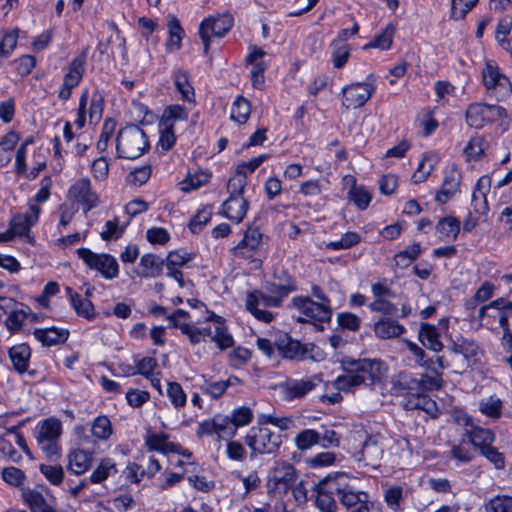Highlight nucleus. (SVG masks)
Masks as SVG:
<instances>
[{
  "label": "nucleus",
  "instance_id": "obj_39",
  "mask_svg": "<svg viewBox=\"0 0 512 512\" xmlns=\"http://www.w3.org/2000/svg\"><path fill=\"white\" fill-rule=\"evenodd\" d=\"M438 159L435 155L425 153L418 164L416 171L413 173L411 177V181L414 184H419L424 182L430 173L434 170Z\"/></svg>",
  "mask_w": 512,
  "mask_h": 512
},
{
  "label": "nucleus",
  "instance_id": "obj_63",
  "mask_svg": "<svg viewBox=\"0 0 512 512\" xmlns=\"http://www.w3.org/2000/svg\"><path fill=\"white\" fill-rule=\"evenodd\" d=\"M136 370H131L127 372L128 376L141 374L148 378L153 373V370L157 366V360L153 357H144L140 360L135 361Z\"/></svg>",
  "mask_w": 512,
  "mask_h": 512
},
{
  "label": "nucleus",
  "instance_id": "obj_61",
  "mask_svg": "<svg viewBox=\"0 0 512 512\" xmlns=\"http://www.w3.org/2000/svg\"><path fill=\"white\" fill-rule=\"evenodd\" d=\"M348 197L361 210L368 207L372 198L371 194L362 186H353L349 191Z\"/></svg>",
  "mask_w": 512,
  "mask_h": 512
},
{
  "label": "nucleus",
  "instance_id": "obj_41",
  "mask_svg": "<svg viewBox=\"0 0 512 512\" xmlns=\"http://www.w3.org/2000/svg\"><path fill=\"white\" fill-rule=\"evenodd\" d=\"M436 231L441 238L455 240L460 231V222L453 216L444 217L438 221Z\"/></svg>",
  "mask_w": 512,
  "mask_h": 512
},
{
  "label": "nucleus",
  "instance_id": "obj_37",
  "mask_svg": "<svg viewBox=\"0 0 512 512\" xmlns=\"http://www.w3.org/2000/svg\"><path fill=\"white\" fill-rule=\"evenodd\" d=\"M496 305H503L502 312H498V324L503 329V340L506 342H512V332L509 327V320L512 319V301H509L503 297L495 300Z\"/></svg>",
  "mask_w": 512,
  "mask_h": 512
},
{
  "label": "nucleus",
  "instance_id": "obj_13",
  "mask_svg": "<svg viewBox=\"0 0 512 512\" xmlns=\"http://www.w3.org/2000/svg\"><path fill=\"white\" fill-rule=\"evenodd\" d=\"M332 487L334 488V482L331 475L314 484L312 491L315 496L314 504L318 512H337L338 505L334 499L335 491L331 489Z\"/></svg>",
  "mask_w": 512,
  "mask_h": 512
},
{
  "label": "nucleus",
  "instance_id": "obj_4",
  "mask_svg": "<svg viewBox=\"0 0 512 512\" xmlns=\"http://www.w3.org/2000/svg\"><path fill=\"white\" fill-rule=\"evenodd\" d=\"M245 444L250 448L253 458L256 454H274L282 444L281 436L270 429L259 426L250 428L245 436Z\"/></svg>",
  "mask_w": 512,
  "mask_h": 512
},
{
  "label": "nucleus",
  "instance_id": "obj_48",
  "mask_svg": "<svg viewBox=\"0 0 512 512\" xmlns=\"http://www.w3.org/2000/svg\"><path fill=\"white\" fill-rule=\"evenodd\" d=\"M421 253V246L419 243H413L406 247L403 251L397 253L394 257L395 264L400 268L408 267L413 260H415Z\"/></svg>",
  "mask_w": 512,
  "mask_h": 512
},
{
  "label": "nucleus",
  "instance_id": "obj_1",
  "mask_svg": "<svg viewBox=\"0 0 512 512\" xmlns=\"http://www.w3.org/2000/svg\"><path fill=\"white\" fill-rule=\"evenodd\" d=\"M341 366L345 374L338 376L333 386L344 392H349L361 385L373 386L379 383L386 373L384 363L377 358L354 359L346 356L342 358Z\"/></svg>",
  "mask_w": 512,
  "mask_h": 512
},
{
  "label": "nucleus",
  "instance_id": "obj_9",
  "mask_svg": "<svg viewBox=\"0 0 512 512\" xmlns=\"http://www.w3.org/2000/svg\"><path fill=\"white\" fill-rule=\"evenodd\" d=\"M61 431V422L53 418L44 420L39 426L37 433L38 445L47 457H53L58 454V438L61 435Z\"/></svg>",
  "mask_w": 512,
  "mask_h": 512
},
{
  "label": "nucleus",
  "instance_id": "obj_35",
  "mask_svg": "<svg viewBox=\"0 0 512 512\" xmlns=\"http://www.w3.org/2000/svg\"><path fill=\"white\" fill-rule=\"evenodd\" d=\"M419 340L428 349L435 352L442 350L443 345L439 340L438 330L435 326L423 323L419 330Z\"/></svg>",
  "mask_w": 512,
  "mask_h": 512
},
{
  "label": "nucleus",
  "instance_id": "obj_34",
  "mask_svg": "<svg viewBox=\"0 0 512 512\" xmlns=\"http://www.w3.org/2000/svg\"><path fill=\"white\" fill-rule=\"evenodd\" d=\"M459 185L460 175L455 171H451L445 176L441 189L436 194V200L446 203L458 191Z\"/></svg>",
  "mask_w": 512,
  "mask_h": 512
},
{
  "label": "nucleus",
  "instance_id": "obj_47",
  "mask_svg": "<svg viewBox=\"0 0 512 512\" xmlns=\"http://www.w3.org/2000/svg\"><path fill=\"white\" fill-rule=\"evenodd\" d=\"M332 51V62L335 68H342L350 56V49L348 44L341 40H334L331 43Z\"/></svg>",
  "mask_w": 512,
  "mask_h": 512
},
{
  "label": "nucleus",
  "instance_id": "obj_45",
  "mask_svg": "<svg viewBox=\"0 0 512 512\" xmlns=\"http://www.w3.org/2000/svg\"><path fill=\"white\" fill-rule=\"evenodd\" d=\"M174 83L177 90L181 94L182 99L186 101H192L194 97V90L189 83L187 71L178 69L174 74Z\"/></svg>",
  "mask_w": 512,
  "mask_h": 512
},
{
  "label": "nucleus",
  "instance_id": "obj_22",
  "mask_svg": "<svg viewBox=\"0 0 512 512\" xmlns=\"http://www.w3.org/2000/svg\"><path fill=\"white\" fill-rule=\"evenodd\" d=\"M191 259L192 255L183 251H174L167 255V275L174 278L180 287H184V279L181 268L185 267Z\"/></svg>",
  "mask_w": 512,
  "mask_h": 512
},
{
  "label": "nucleus",
  "instance_id": "obj_32",
  "mask_svg": "<svg viewBox=\"0 0 512 512\" xmlns=\"http://www.w3.org/2000/svg\"><path fill=\"white\" fill-rule=\"evenodd\" d=\"M383 500L391 512H404V490L399 485L389 486L383 491Z\"/></svg>",
  "mask_w": 512,
  "mask_h": 512
},
{
  "label": "nucleus",
  "instance_id": "obj_6",
  "mask_svg": "<svg viewBox=\"0 0 512 512\" xmlns=\"http://www.w3.org/2000/svg\"><path fill=\"white\" fill-rule=\"evenodd\" d=\"M466 122L475 129H480L486 124L507 117L506 110L499 105L473 103L466 110Z\"/></svg>",
  "mask_w": 512,
  "mask_h": 512
},
{
  "label": "nucleus",
  "instance_id": "obj_29",
  "mask_svg": "<svg viewBox=\"0 0 512 512\" xmlns=\"http://www.w3.org/2000/svg\"><path fill=\"white\" fill-rule=\"evenodd\" d=\"M164 260L155 254H145L141 257L138 275L144 278H155L162 273Z\"/></svg>",
  "mask_w": 512,
  "mask_h": 512
},
{
  "label": "nucleus",
  "instance_id": "obj_42",
  "mask_svg": "<svg viewBox=\"0 0 512 512\" xmlns=\"http://www.w3.org/2000/svg\"><path fill=\"white\" fill-rule=\"evenodd\" d=\"M169 39L167 40L166 46L169 51H177L181 47V40L184 35V31L180 25L179 20L176 17H171L168 21Z\"/></svg>",
  "mask_w": 512,
  "mask_h": 512
},
{
  "label": "nucleus",
  "instance_id": "obj_11",
  "mask_svg": "<svg viewBox=\"0 0 512 512\" xmlns=\"http://www.w3.org/2000/svg\"><path fill=\"white\" fill-rule=\"evenodd\" d=\"M232 26L233 17L229 13L212 16L203 20L199 27V36L203 42L205 53H207L209 49L210 35L222 37Z\"/></svg>",
  "mask_w": 512,
  "mask_h": 512
},
{
  "label": "nucleus",
  "instance_id": "obj_24",
  "mask_svg": "<svg viewBox=\"0 0 512 512\" xmlns=\"http://www.w3.org/2000/svg\"><path fill=\"white\" fill-rule=\"evenodd\" d=\"M8 356L17 373L23 374L28 370L31 358V348L28 344L20 343L10 347Z\"/></svg>",
  "mask_w": 512,
  "mask_h": 512
},
{
  "label": "nucleus",
  "instance_id": "obj_38",
  "mask_svg": "<svg viewBox=\"0 0 512 512\" xmlns=\"http://www.w3.org/2000/svg\"><path fill=\"white\" fill-rule=\"evenodd\" d=\"M91 465V456L84 450H74L68 455V468L76 475L87 471Z\"/></svg>",
  "mask_w": 512,
  "mask_h": 512
},
{
  "label": "nucleus",
  "instance_id": "obj_31",
  "mask_svg": "<svg viewBox=\"0 0 512 512\" xmlns=\"http://www.w3.org/2000/svg\"><path fill=\"white\" fill-rule=\"evenodd\" d=\"M433 359L425 361L421 366L426 367L430 372L422 374L420 378L421 383V394L427 391L439 390L443 386V379L441 373H439L435 367H431Z\"/></svg>",
  "mask_w": 512,
  "mask_h": 512
},
{
  "label": "nucleus",
  "instance_id": "obj_57",
  "mask_svg": "<svg viewBox=\"0 0 512 512\" xmlns=\"http://www.w3.org/2000/svg\"><path fill=\"white\" fill-rule=\"evenodd\" d=\"M167 396L176 409H180L186 405V393L177 382H168Z\"/></svg>",
  "mask_w": 512,
  "mask_h": 512
},
{
  "label": "nucleus",
  "instance_id": "obj_28",
  "mask_svg": "<svg viewBox=\"0 0 512 512\" xmlns=\"http://www.w3.org/2000/svg\"><path fill=\"white\" fill-rule=\"evenodd\" d=\"M248 209V203L243 196H229L223 203V212L227 218L236 223L243 220Z\"/></svg>",
  "mask_w": 512,
  "mask_h": 512
},
{
  "label": "nucleus",
  "instance_id": "obj_58",
  "mask_svg": "<svg viewBox=\"0 0 512 512\" xmlns=\"http://www.w3.org/2000/svg\"><path fill=\"white\" fill-rule=\"evenodd\" d=\"M479 0H451V18L463 20Z\"/></svg>",
  "mask_w": 512,
  "mask_h": 512
},
{
  "label": "nucleus",
  "instance_id": "obj_40",
  "mask_svg": "<svg viewBox=\"0 0 512 512\" xmlns=\"http://www.w3.org/2000/svg\"><path fill=\"white\" fill-rule=\"evenodd\" d=\"M393 386L399 390H406L411 395L421 394L420 379L408 372L399 373L393 380Z\"/></svg>",
  "mask_w": 512,
  "mask_h": 512
},
{
  "label": "nucleus",
  "instance_id": "obj_23",
  "mask_svg": "<svg viewBox=\"0 0 512 512\" xmlns=\"http://www.w3.org/2000/svg\"><path fill=\"white\" fill-rule=\"evenodd\" d=\"M450 349L454 354L461 355L467 366L475 364L482 354L475 341L464 338L454 341Z\"/></svg>",
  "mask_w": 512,
  "mask_h": 512
},
{
  "label": "nucleus",
  "instance_id": "obj_33",
  "mask_svg": "<svg viewBox=\"0 0 512 512\" xmlns=\"http://www.w3.org/2000/svg\"><path fill=\"white\" fill-rule=\"evenodd\" d=\"M86 52L73 59L70 63L67 73L64 76V82L68 87H76L81 81L85 71Z\"/></svg>",
  "mask_w": 512,
  "mask_h": 512
},
{
  "label": "nucleus",
  "instance_id": "obj_12",
  "mask_svg": "<svg viewBox=\"0 0 512 512\" xmlns=\"http://www.w3.org/2000/svg\"><path fill=\"white\" fill-rule=\"evenodd\" d=\"M384 453L383 444L379 435H371L366 438L362 448L353 454L354 459L362 463L364 467L373 469L380 466Z\"/></svg>",
  "mask_w": 512,
  "mask_h": 512
},
{
  "label": "nucleus",
  "instance_id": "obj_17",
  "mask_svg": "<svg viewBox=\"0 0 512 512\" xmlns=\"http://www.w3.org/2000/svg\"><path fill=\"white\" fill-rule=\"evenodd\" d=\"M374 91V85L368 82L350 84L343 89L342 104L347 109L362 107Z\"/></svg>",
  "mask_w": 512,
  "mask_h": 512
},
{
  "label": "nucleus",
  "instance_id": "obj_49",
  "mask_svg": "<svg viewBox=\"0 0 512 512\" xmlns=\"http://www.w3.org/2000/svg\"><path fill=\"white\" fill-rule=\"evenodd\" d=\"M92 435L100 440H107L112 434V424L105 415L95 418L91 428Z\"/></svg>",
  "mask_w": 512,
  "mask_h": 512
},
{
  "label": "nucleus",
  "instance_id": "obj_18",
  "mask_svg": "<svg viewBox=\"0 0 512 512\" xmlns=\"http://www.w3.org/2000/svg\"><path fill=\"white\" fill-rule=\"evenodd\" d=\"M41 208L39 205L28 202V210L25 213L16 214L10 222V229L8 230L12 238L14 236L27 235L30 228L38 222Z\"/></svg>",
  "mask_w": 512,
  "mask_h": 512
},
{
  "label": "nucleus",
  "instance_id": "obj_25",
  "mask_svg": "<svg viewBox=\"0 0 512 512\" xmlns=\"http://www.w3.org/2000/svg\"><path fill=\"white\" fill-rule=\"evenodd\" d=\"M33 335L43 346L51 347L66 342L69 331L52 326L48 328H37L34 330Z\"/></svg>",
  "mask_w": 512,
  "mask_h": 512
},
{
  "label": "nucleus",
  "instance_id": "obj_8",
  "mask_svg": "<svg viewBox=\"0 0 512 512\" xmlns=\"http://www.w3.org/2000/svg\"><path fill=\"white\" fill-rule=\"evenodd\" d=\"M243 384L242 379L236 375H230L226 380H216L213 377L202 375L199 379L198 387L203 394L213 400H218L225 393H238V387Z\"/></svg>",
  "mask_w": 512,
  "mask_h": 512
},
{
  "label": "nucleus",
  "instance_id": "obj_54",
  "mask_svg": "<svg viewBox=\"0 0 512 512\" xmlns=\"http://www.w3.org/2000/svg\"><path fill=\"white\" fill-rule=\"evenodd\" d=\"M316 444H319V432L313 429H305L295 437V445L301 451L308 450Z\"/></svg>",
  "mask_w": 512,
  "mask_h": 512
},
{
  "label": "nucleus",
  "instance_id": "obj_20",
  "mask_svg": "<svg viewBox=\"0 0 512 512\" xmlns=\"http://www.w3.org/2000/svg\"><path fill=\"white\" fill-rule=\"evenodd\" d=\"M69 195L77 202L83 204L85 212L97 206L98 196L92 190L91 182L88 178H82L76 181L70 187Z\"/></svg>",
  "mask_w": 512,
  "mask_h": 512
},
{
  "label": "nucleus",
  "instance_id": "obj_44",
  "mask_svg": "<svg viewBox=\"0 0 512 512\" xmlns=\"http://www.w3.org/2000/svg\"><path fill=\"white\" fill-rule=\"evenodd\" d=\"M188 118V112L185 108L180 105H171L167 107L160 119L162 125L174 128V125L178 121H186Z\"/></svg>",
  "mask_w": 512,
  "mask_h": 512
},
{
  "label": "nucleus",
  "instance_id": "obj_10",
  "mask_svg": "<svg viewBox=\"0 0 512 512\" xmlns=\"http://www.w3.org/2000/svg\"><path fill=\"white\" fill-rule=\"evenodd\" d=\"M297 478V471L292 464L277 461L270 472L269 486L278 494L287 493L295 485Z\"/></svg>",
  "mask_w": 512,
  "mask_h": 512
},
{
  "label": "nucleus",
  "instance_id": "obj_62",
  "mask_svg": "<svg viewBox=\"0 0 512 512\" xmlns=\"http://www.w3.org/2000/svg\"><path fill=\"white\" fill-rule=\"evenodd\" d=\"M361 241V237L356 232L345 233L340 240L327 243L326 247L331 250L349 249L357 245Z\"/></svg>",
  "mask_w": 512,
  "mask_h": 512
},
{
  "label": "nucleus",
  "instance_id": "obj_46",
  "mask_svg": "<svg viewBox=\"0 0 512 512\" xmlns=\"http://www.w3.org/2000/svg\"><path fill=\"white\" fill-rule=\"evenodd\" d=\"M251 112L250 103L242 96L237 97L231 109V119L242 124L247 121Z\"/></svg>",
  "mask_w": 512,
  "mask_h": 512
},
{
  "label": "nucleus",
  "instance_id": "obj_3",
  "mask_svg": "<svg viewBox=\"0 0 512 512\" xmlns=\"http://www.w3.org/2000/svg\"><path fill=\"white\" fill-rule=\"evenodd\" d=\"M147 147L146 135L138 126H127L119 131L116 143L118 157L125 159L138 158Z\"/></svg>",
  "mask_w": 512,
  "mask_h": 512
},
{
  "label": "nucleus",
  "instance_id": "obj_7",
  "mask_svg": "<svg viewBox=\"0 0 512 512\" xmlns=\"http://www.w3.org/2000/svg\"><path fill=\"white\" fill-rule=\"evenodd\" d=\"M77 255L90 269L98 271L106 279H114L119 274L117 260L109 254H97L88 248H79Z\"/></svg>",
  "mask_w": 512,
  "mask_h": 512
},
{
  "label": "nucleus",
  "instance_id": "obj_14",
  "mask_svg": "<svg viewBox=\"0 0 512 512\" xmlns=\"http://www.w3.org/2000/svg\"><path fill=\"white\" fill-rule=\"evenodd\" d=\"M276 346L280 354L284 358L288 359H314L315 355L313 354L316 346L312 343L302 344L297 340H293L287 334L280 336L276 341Z\"/></svg>",
  "mask_w": 512,
  "mask_h": 512
},
{
  "label": "nucleus",
  "instance_id": "obj_60",
  "mask_svg": "<svg viewBox=\"0 0 512 512\" xmlns=\"http://www.w3.org/2000/svg\"><path fill=\"white\" fill-rule=\"evenodd\" d=\"M71 304L79 316L89 320L94 318V306L90 300L74 295Z\"/></svg>",
  "mask_w": 512,
  "mask_h": 512
},
{
  "label": "nucleus",
  "instance_id": "obj_36",
  "mask_svg": "<svg viewBox=\"0 0 512 512\" xmlns=\"http://www.w3.org/2000/svg\"><path fill=\"white\" fill-rule=\"evenodd\" d=\"M169 436L161 433V434H152L146 440V445L149 450L160 451L163 453L175 452L179 453L181 446L179 444H175L170 442Z\"/></svg>",
  "mask_w": 512,
  "mask_h": 512
},
{
  "label": "nucleus",
  "instance_id": "obj_16",
  "mask_svg": "<svg viewBox=\"0 0 512 512\" xmlns=\"http://www.w3.org/2000/svg\"><path fill=\"white\" fill-rule=\"evenodd\" d=\"M292 303L308 319L322 323L328 322L331 319L332 310L327 303L314 302L309 297L302 296L293 298Z\"/></svg>",
  "mask_w": 512,
  "mask_h": 512
},
{
  "label": "nucleus",
  "instance_id": "obj_64",
  "mask_svg": "<svg viewBox=\"0 0 512 512\" xmlns=\"http://www.w3.org/2000/svg\"><path fill=\"white\" fill-rule=\"evenodd\" d=\"M115 127H116V123L114 120L106 119L104 121V124L102 127V132L100 134L99 140L96 145L97 150L100 153L106 151V149L108 147V143H109L110 139L112 138L113 133L115 131Z\"/></svg>",
  "mask_w": 512,
  "mask_h": 512
},
{
  "label": "nucleus",
  "instance_id": "obj_26",
  "mask_svg": "<svg viewBox=\"0 0 512 512\" xmlns=\"http://www.w3.org/2000/svg\"><path fill=\"white\" fill-rule=\"evenodd\" d=\"M373 331L380 339H391L399 337L406 331V329L394 319L381 318L374 323Z\"/></svg>",
  "mask_w": 512,
  "mask_h": 512
},
{
  "label": "nucleus",
  "instance_id": "obj_30",
  "mask_svg": "<svg viewBox=\"0 0 512 512\" xmlns=\"http://www.w3.org/2000/svg\"><path fill=\"white\" fill-rule=\"evenodd\" d=\"M466 425L470 426V429L466 430V435L470 442L480 450L494 441L495 436L491 430L473 425L470 418L466 420Z\"/></svg>",
  "mask_w": 512,
  "mask_h": 512
},
{
  "label": "nucleus",
  "instance_id": "obj_43",
  "mask_svg": "<svg viewBox=\"0 0 512 512\" xmlns=\"http://www.w3.org/2000/svg\"><path fill=\"white\" fill-rule=\"evenodd\" d=\"M396 31L394 24H388L380 34L375 36L374 40L366 44L363 48H379L381 50H387L391 47L393 37Z\"/></svg>",
  "mask_w": 512,
  "mask_h": 512
},
{
  "label": "nucleus",
  "instance_id": "obj_53",
  "mask_svg": "<svg viewBox=\"0 0 512 512\" xmlns=\"http://www.w3.org/2000/svg\"><path fill=\"white\" fill-rule=\"evenodd\" d=\"M479 409L484 415L498 419L502 413V401L499 398L490 396L480 401Z\"/></svg>",
  "mask_w": 512,
  "mask_h": 512
},
{
  "label": "nucleus",
  "instance_id": "obj_56",
  "mask_svg": "<svg viewBox=\"0 0 512 512\" xmlns=\"http://www.w3.org/2000/svg\"><path fill=\"white\" fill-rule=\"evenodd\" d=\"M247 185L246 172L237 169L233 177H231L227 183V190L230 196H243V191Z\"/></svg>",
  "mask_w": 512,
  "mask_h": 512
},
{
  "label": "nucleus",
  "instance_id": "obj_52",
  "mask_svg": "<svg viewBox=\"0 0 512 512\" xmlns=\"http://www.w3.org/2000/svg\"><path fill=\"white\" fill-rule=\"evenodd\" d=\"M236 433V427L233 425L230 417L221 414L216 415V435L219 440L233 438Z\"/></svg>",
  "mask_w": 512,
  "mask_h": 512
},
{
  "label": "nucleus",
  "instance_id": "obj_19",
  "mask_svg": "<svg viewBox=\"0 0 512 512\" xmlns=\"http://www.w3.org/2000/svg\"><path fill=\"white\" fill-rule=\"evenodd\" d=\"M320 382L321 378L318 376H313L307 379L286 381L281 384L283 397L288 401L303 398L307 393L315 389Z\"/></svg>",
  "mask_w": 512,
  "mask_h": 512
},
{
  "label": "nucleus",
  "instance_id": "obj_2",
  "mask_svg": "<svg viewBox=\"0 0 512 512\" xmlns=\"http://www.w3.org/2000/svg\"><path fill=\"white\" fill-rule=\"evenodd\" d=\"M333 477L334 491L339 502L352 512H371L369 495L365 491L356 490L349 482L347 475L336 474ZM333 489V487L331 488Z\"/></svg>",
  "mask_w": 512,
  "mask_h": 512
},
{
  "label": "nucleus",
  "instance_id": "obj_27",
  "mask_svg": "<svg viewBox=\"0 0 512 512\" xmlns=\"http://www.w3.org/2000/svg\"><path fill=\"white\" fill-rule=\"evenodd\" d=\"M24 503L29 507L31 512H57L45 499L43 494L31 488L22 490Z\"/></svg>",
  "mask_w": 512,
  "mask_h": 512
},
{
  "label": "nucleus",
  "instance_id": "obj_5",
  "mask_svg": "<svg viewBox=\"0 0 512 512\" xmlns=\"http://www.w3.org/2000/svg\"><path fill=\"white\" fill-rule=\"evenodd\" d=\"M279 297L268 293L266 290H254L249 292L246 297L247 310L259 321L269 323L274 319V314L265 310L268 307L281 306Z\"/></svg>",
  "mask_w": 512,
  "mask_h": 512
},
{
  "label": "nucleus",
  "instance_id": "obj_21",
  "mask_svg": "<svg viewBox=\"0 0 512 512\" xmlns=\"http://www.w3.org/2000/svg\"><path fill=\"white\" fill-rule=\"evenodd\" d=\"M262 240V233L257 227H248L243 239L234 247V255L241 258H250Z\"/></svg>",
  "mask_w": 512,
  "mask_h": 512
},
{
  "label": "nucleus",
  "instance_id": "obj_51",
  "mask_svg": "<svg viewBox=\"0 0 512 512\" xmlns=\"http://www.w3.org/2000/svg\"><path fill=\"white\" fill-rule=\"evenodd\" d=\"M258 423L260 425L271 424L282 431H287L296 427L295 421L291 416L276 417L270 414H263L259 417Z\"/></svg>",
  "mask_w": 512,
  "mask_h": 512
},
{
  "label": "nucleus",
  "instance_id": "obj_15",
  "mask_svg": "<svg viewBox=\"0 0 512 512\" xmlns=\"http://www.w3.org/2000/svg\"><path fill=\"white\" fill-rule=\"evenodd\" d=\"M483 83L487 90L495 94L496 97H505L511 91L509 79L492 62H487L482 71Z\"/></svg>",
  "mask_w": 512,
  "mask_h": 512
},
{
  "label": "nucleus",
  "instance_id": "obj_59",
  "mask_svg": "<svg viewBox=\"0 0 512 512\" xmlns=\"http://www.w3.org/2000/svg\"><path fill=\"white\" fill-rule=\"evenodd\" d=\"M413 396H415V399L408 400L405 405L407 409H422L430 414L436 410L435 401L427 397L426 393L414 394Z\"/></svg>",
  "mask_w": 512,
  "mask_h": 512
},
{
  "label": "nucleus",
  "instance_id": "obj_50",
  "mask_svg": "<svg viewBox=\"0 0 512 512\" xmlns=\"http://www.w3.org/2000/svg\"><path fill=\"white\" fill-rule=\"evenodd\" d=\"M485 151V140L481 136L472 137L464 148L467 161H477Z\"/></svg>",
  "mask_w": 512,
  "mask_h": 512
},
{
  "label": "nucleus",
  "instance_id": "obj_55",
  "mask_svg": "<svg viewBox=\"0 0 512 512\" xmlns=\"http://www.w3.org/2000/svg\"><path fill=\"white\" fill-rule=\"evenodd\" d=\"M486 512H512V497L497 495L485 504Z\"/></svg>",
  "mask_w": 512,
  "mask_h": 512
}]
</instances>
